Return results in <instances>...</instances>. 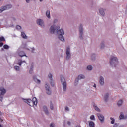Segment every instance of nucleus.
I'll return each mask as SVG.
<instances>
[{"mask_svg": "<svg viewBox=\"0 0 127 127\" xmlns=\"http://www.w3.org/2000/svg\"><path fill=\"white\" fill-rule=\"evenodd\" d=\"M89 126L90 127H95V123L93 121H90L89 123Z\"/></svg>", "mask_w": 127, "mask_h": 127, "instance_id": "nucleus-27", "label": "nucleus"}, {"mask_svg": "<svg viewBox=\"0 0 127 127\" xmlns=\"http://www.w3.org/2000/svg\"><path fill=\"white\" fill-rule=\"evenodd\" d=\"M106 11V9L104 8H100L99 9V13L101 15V16H103V17H105V12Z\"/></svg>", "mask_w": 127, "mask_h": 127, "instance_id": "nucleus-16", "label": "nucleus"}, {"mask_svg": "<svg viewBox=\"0 0 127 127\" xmlns=\"http://www.w3.org/2000/svg\"><path fill=\"white\" fill-rule=\"evenodd\" d=\"M6 93V90L4 89V87H1L0 88V102H2L4 95Z\"/></svg>", "mask_w": 127, "mask_h": 127, "instance_id": "nucleus-6", "label": "nucleus"}, {"mask_svg": "<svg viewBox=\"0 0 127 127\" xmlns=\"http://www.w3.org/2000/svg\"><path fill=\"white\" fill-rule=\"evenodd\" d=\"M50 127H55V124L54 123H51L50 125Z\"/></svg>", "mask_w": 127, "mask_h": 127, "instance_id": "nucleus-38", "label": "nucleus"}, {"mask_svg": "<svg viewBox=\"0 0 127 127\" xmlns=\"http://www.w3.org/2000/svg\"><path fill=\"white\" fill-rule=\"evenodd\" d=\"M2 115V113L1 112V111H0V116H1Z\"/></svg>", "mask_w": 127, "mask_h": 127, "instance_id": "nucleus-53", "label": "nucleus"}, {"mask_svg": "<svg viewBox=\"0 0 127 127\" xmlns=\"http://www.w3.org/2000/svg\"><path fill=\"white\" fill-rule=\"evenodd\" d=\"M123 100L122 99L120 100L117 103L118 106H122V105H123Z\"/></svg>", "mask_w": 127, "mask_h": 127, "instance_id": "nucleus-29", "label": "nucleus"}, {"mask_svg": "<svg viewBox=\"0 0 127 127\" xmlns=\"http://www.w3.org/2000/svg\"><path fill=\"white\" fill-rule=\"evenodd\" d=\"M0 121L2 122H3V120L2 119H1V117H0Z\"/></svg>", "mask_w": 127, "mask_h": 127, "instance_id": "nucleus-49", "label": "nucleus"}, {"mask_svg": "<svg viewBox=\"0 0 127 127\" xmlns=\"http://www.w3.org/2000/svg\"><path fill=\"white\" fill-rule=\"evenodd\" d=\"M2 41H5V38L3 36L0 37V42H2Z\"/></svg>", "mask_w": 127, "mask_h": 127, "instance_id": "nucleus-33", "label": "nucleus"}, {"mask_svg": "<svg viewBox=\"0 0 127 127\" xmlns=\"http://www.w3.org/2000/svg\"><path fill=\"white\" fill-rule=\"evenodd\" d=\"M1 51H4V48H2L1 49Z\"/></svg>", "mask_w": 127, "mask_h": 127, "instance_id": "nucleus-52", "label": "nucleus"}, {"mask_svg": "<svg viewBox=\"0 0 127 127\" xmlns=\"http://www.w3.org/2000/svg\"><path fill=\"white\" fill-rule=\"evenodd\" d=\"M14 69L16 71H20V67L17 65L14 66Z\"/></svg>", "mask_w": 127, "mask_h": 127, "instance_id": "nucleus-31", "label": "nucleus"}, {"mask_svg": "<svg viewBox=\"0 0 127 127\" xmlns=\"http://www.w3.org/2000/svg\"><path fill=\"white\" fill-rule=\"evenodd\" d=\"M43 111H44V113L46 114V115L48 116V115H49V112L48 111V109L47 108V106H43Z\"/></svg>", "mask_w": 127, "mask_h": 127, "instance_id": "nucleus-17", "label": "nucleus"}, {"mask_svg": "<svg viewBox=\"0 0 127 127\" xmlns=\"http://www.w3.org/2000/svg\"><path fill=\"white\" fill-rule=\"evenodd\" d=\"M46 15L47 17H48V18L50 19L51 18V17H50V11L47 10L46 12Z\"/></svg>", "mask_w": 127, "mask_h": 127, "instance_id": "nucleus-26", "label": "nucleus"}, {"mask_svg": "<svg viewBox=\"0 0 127 127\" xmlns=\"http://www.w3.org/2000/svg\"><path fill=\"white\" fill-rule=\"evenodd\" d=\"M34 50H35V48H34V47L32 48V53H34Z\"/></svg>", "mask_w": 127, "mask_h": 127, "instance_id": "nucleus-41", "label": "nucleus"}, {"mask_svg": "<svg viewBox=\"0 0 127 127\" xmlns=\"http://www.w3.org/2000/svg\"><path fill=\"white\" fill-rule=\"evenodd\" d=\"M16 29H19V30H20L21 29V26H19V25H17L16 26Z\"/></svg>", "mask_w": 127, "mask_h": 127, "instance_id": "nucleus-39", "label": "nucleus"}, {"mask_svg": "<svg viewBox=\"0 0 127 127\" xmlns=\"http://www.w3.org/2000/svg\"><path fill=\"white\" fill-rule=\"evenodd\" d=\"M76 127H81V126H80V125H77V126H76Z\"/></svg>", "mask_w": 127, "mask_h": 127, "instance_id": "nucleus-54", "label": "nucleus"}, {"mask_svg": "<svg viewBox=\"0 0 127 127\" xmlns=\"http://www.w3.org/2000/svg\"><path fill=\"white\" fill-rule=\"evenodd\" d=\"M3 42H0V47H2V46H3Z\"/></svg>", "mask_w": 127, "mask_h": 127, "instance_id": "nucleus-42", "label": "nucleus"}, {"mask_svg": "<svg viewBox=\"0 0 127 127\" xmlns=\"http://www.w3.org/2000/svg\"><path fill=\"white\" fill-rule=\"evenodd\" d=\"M119 62L118 61V58L116 57H111L110 59V64L111 67H116Z\"/></svg>", "mask_w": 127, "mask_h": 127, "instance_id": "nucleus-3", "label": "nucleus"}, {"mask_svg": "<svg viewBox=\"0 0 127 127\" xmlns=\"http://www.w3.org/2000/svg\"><path fill=\"white\" fill-rule=\"evenodd\" d=\"M91 60L92 61H95L96 60V54H92L91 56Z\"/></svg>", "mask_w": 127, "mask_h": 127, "instance_id": "nucleus-25", "label": "nucleus"}, {"mask_svg": "<svg viewBox=\"0 0 127 127\" xmlns=\"http://www.w3.org/2000/svg\"><path fill=\"white\" fill-rule=\"evenodd\" d=\"M52 77H53L52 74L50 73L48 74V77L49 78V79H50V80H53V79L52 78Z\"/></svg>", "mask_w": 127, "mask_h": 127, "instance_id": "nucleus-36", "label": "nucleus"}, {"mask_svg": "<svg viewBox=\"0 0 127 127\" xmlns=\"http://www.w3.org/2000/svg\"><path fill=\"white\" fill-rule=\"evenodd\" d=\"M99 84L101 86H104L105 84V79L102 76L99 77Z\"/></svg>", "mask_w": 127, "mask_h": 127, "instance_id": "nucleus-13", "label": "nucleus"}, {"mask_svg": "<svg viewBox=\"0 0 127 127\" xmlns=\"http://www.w3.org/2000/svg\"><path fill=\"white\" fill-rule=\"evenodd\" d=\"M45 88L46 94L49 95H51V88H50L49 85H48L47 83H46L45 85Z\"/></svg>", "mask_w": 127, "mask_h": 127, "instance_id": "nucleus-10", "label": "nucleus"}, {"mask_svg": "<svg viewBox=\"0 0 127 127\" xmlns=\"http://www.w3.org/2000/svg\"><path fill=\"white\" fill-rule=\"evenodd\" d=\"M125 119V115H124V113L123 112H121L120 116L119 117V120H124Z\"/></svg>", "mask_w": 127, "mask_h": 127, "instance_id": "nucleus-19", "label": "nucleus"}, {"mask_svg": "<svg viewBox=\"0 0 127 127\" xmlns=\"http://www.w3.org/2000/svg\"><path fill=\"white\" fill-rule=\"evenodd\" d=\"M110 119L111 120V124H112V125H113V127H124V125H120V123H115V119H114L112 117H110Z\"/></svg>", "mask_w": 127, "mask_h": 127, "instance_id": "nucleus-9", "label": "nucleus"}, {"mask_svg": "<svg viewBox=\"0 0 127 127\" xmlns=\"http://www.w3.org/2000/svg\"><path fill=\"white\" fill-rule=\"evenodd\" d=\"M87 69L88 71H92V70H93V66H92V65H88L87 67Z\"/></svg>", "mask_w": 127, "mask_h": 127, "instance_id": "nucleus-30", "label": "nucleus"}, {"mask_svg": "<svg viewBox=\"0 0 127 127\" xmlns=\"http://www.w3.org/2000/svg\"><path fill=\"white\" fill-rule=\"evenodd\" d=\"M50 107L51 110H53L54 109V107L53 106V103H52V101H50Z\"/></svg>", "mask_w": 127, "mask_h": 127, "instance_id": "nucleus-28", "label": "nucleus"}, {"mask_svg": "<svg viewBox=\"0 0 127 127\" xmlns=\"http://www.w3.org/2000/svg\"><path fill=\"white\" fill-rule=\"evenodd\" d=\"M66 60H69L71 58V52L70 51V47H68L66 49Z\"/></svg>", "mask_w": 127, "mask_h": 127, "instance_id": "nucleus-11", "label": "nucleus"}, {"mask_svg": "<svg viewBox=\"0 0 127 127\" xmlns=\"http://www.w3.org/2000/svg\"><path fill=\"white\" fill-rule=\"evenodd\" d=\"M96 115L100 122L101 123H104L105 121V117L104 116V115L101 113H97Z\"/></svg>", "mask_w": 127, "mask_h": 127, "instance_id": "nucleus-12", "label": "nucleus"}, {"mask_svg": "<svg viewBox=\"0 0 127 127\" xmlns=\"http://www.w3.org/2000/svg\"><path fill=\"white\" fill-rule=\"evenodd\" d=\"M67 125H68V126H71V122L70 121H68Z\"/></svg>", "mask_w": 127, "mask_h": 127, "instance_id": "nucleus-46", "label": "nucleus"}, {"mask_svg": "<svg viewBox=\"0 0 127 127\" xmlns=\"http://www.w3.org/2000/svg\"><path fill=\"white\" fill-rule=\"evenodd\" d=\"M27 3H29L30 2V0H25Z\"/></svg>", "mask_w": 127, "mask_h": 127, "instance_id": "nucleus-45", "label": "nucleus"}, {"mask_svg": "<svg viewBox=\"0 0 127 127\" xmlns=\"http://www.w3.org/2000/svg\"><path fill=\"white\" fill-rule=\"evenodd\" d=\"M126 119H127V114L124 116V120H126Z\"/></svg>", "mask_w": 127, "mask_h": 127, "instance_id": "nucleus-48", "label": "nucleus"}, {"mask_svg": "<svg viewBox=\"0 0 127 127\" xmlns=\"http://www.w3.org/2000/svg\"><path fill=\"white\" fill-rule=\"evenodd\" d=\"M104 101L107 103L109 100V93H106L104 97Z\"/></svg>", "mask_w": 127, "mask_h": 127, "instance_id": "nucleus-18", "label": "nucleus"}, {"mask_svg": "<svg viewBox=\"0 0 127 127\" xmlns=\"http://www.w3.org/2000/svg\"><path fill=\"white\" fill-rule=\"evenodd\" d=\"M93 87H94V88H96L97 85H96V84L94 83V85L93 86Z\"/></svg>", "mask_w": 127, "mask_h": 127, "instance_id": "nucleus-50", "label": "nucleus"}, {"mask_svg": "<svg viewBox=\"0 0 127 127\" xmlns=\"http://www.w3.org/2000/svg\"><path fill=\"white\" fill-rule=\"evenodd\" d=\"M93 106L95 111H97V112H100L101 110H100V108H98V106L96 105V104H95V103H93Z\"/></svg>", "mask_w": 127, "mask_h": 127, "instance_id": "nucleus-20", "label": "nucleus"}, {"mask_svg": "<svg viewBox=\"0 0 127 127\" xmlns=\"http://www.w3.org/2000/svg\"><path fill=\"white\" fill-rule=\"evenodd\" d=\"M30 69L33 70V64H31Z\"/></svg>", "mask_w": 127, "mask_h": 127, "instance_id": "nucleus-44", "label": "nucleus"}, {"mask_svg": "<svg viewBox=\"0 0 127 127\" xmlns=\"http://www.w3.org/2000/svg\"><path fill=\"white\" fill-rule=\"evenodd\" d=\"M61 81L63 85V90L64 92L67 91V82L65 80V78L63 76L61 77Z\"/></svg>", "mask_w": 127, "mask_h": 127, "instance_id": "nucleus-5", "label": "nucleus"}, {"mask_svg": "<svg viewBox=\"0 0 127 127\" xmlns=\"http://www.w3.org/2000/svg\"><path fill=\"white\" fill-rule=\"evenodd\" d=\"M65 110H66V111H69V107H66L65 108Z\"/></svg>", "mask_w": 127, "mask_h": 127, "instance_id": "nucleus-47", "label": "nucleus"}, {"mask_svg": "<svg viewBox=\"0 0 127 127\" xmlns=\"http://www.w3.org/2000/svg\"><path fill=\"white\" fill-rule=\"evenodd\" d=\"M33 80H34V82H35L37 84H40V83H41V81H40V80H39L37 78H36V77H35V76L33 77Z\"/></svg>", "mask_w": 127, "mask_h": 127, "instance_id": "nucleus-21", "label": "nucleus"}, {"mask_svg": "<svg viewBox=\"0 0 127 127\" xmlns=\"http://www.w3.org/2000/svg\"><path fill=\"white\" fill-rule=\"evenodd\" d=\"M78 80H82V79H85V77L83 74H80L77 77Z\"/></svg>", "mask_w": 127, "mask_h": 127, "instance_id": "nucleus-22", "label": "nucleus"}, {"mask_svg": "<svg viewBox=\"0 0 127 127\" xmlns=\"http://www.w3.org/2000/svg\"><path fill=\"white\" fill-rule=\"evenodd\" d=\"M22 100H23L24 102L25 103H26L29 105V106H30V107H33V106H36L37 105V98L36 97L33 98L32 100L30 99H24L22 98Z\"/></svg>", "mask_w": 127, "mask_h": 127, "instance_id": "nucleus-2", "label": "nucleus"}, {"mask_svg": "<svg viewBox=\"0 0 127 127\" xmlns=\"http://www.w3.org/2000/svg\"><path fill=\"white\" fill-rule=\"evenodd\" d=\"M12 18L13 20H14V21H15V20H16L15 18H14V17H12Z\"/></svg>", "mask_w": 127, "mask_h": 127, "instance_id": "nucleus-51", "label": "nucleus"}, {"mask_svg": "<svg viewBox=\"0 0 127 127\" xmlns=\"http://www.w3.org/2000/svg\"><path fill=\"white\" fill-rule=\"evenodd\" d=\"M0 127H3L1 126V124H0Z\"/></svg>", "mask_w": 127, "mask_h": 127, "instance_id": "nucleus-57", "label": "nucleus"}, {"mask_svg": "<svg viewBox=\"0 0 127 127\" xmlns=\"http://www.w3.org/2000/svg\"><path fill=\"white\" fill-rule=\"evenodd\" d=\"M59 28H60V27L53 25L50 28V33L51 34H54L55 32H56L59 39L61 41H63V42H64V41H65V39L64 38V37H63V35L65 34L64 30L62 29H59Z\"/></svg>", "mask_w": 127, "mask_h": 127, "instance_id": "nucleus-1", "label": "nucleus"}, {"mask_svg": "<svg viewBox=\"0 0 127 127\" xmlns=\"http://www.w3.org/2000/svg\"><path fill=\"white\" fill-rule=\"evenodd\" d=\"M37 23L41 27H44V23L43 22V20L40 19H38L37 20Z\"/></svg>", "mask_w": 127, "mask_h": 127, "instance_id": "nucleus-14", "label": "nucleus"}, {"mask_svg": "<svg viewBox=\"0 0 127 127\" xmlns=\"http://www.w3.org/2000/svg\"><path fill=\"white\" fill-rule=\"evenodd\" d=\"M12 8V5L10 4H7L5 6H3L1 7L0 9V13H2L4 10H8V9H10V8Z\"/></svg>", "mask_w": 127, "mask_h": 127, "instance_id": "nucleus-7", "label": "nucleus"}, {"mask_svg": "<svg viewBox=\"0 0 127 127\" xmlns=\"http://www.w3.org/2000/svg\"><path fill=\"white\" fill-rule=\"evenodd\" d=\"M33 72V69H30L29 70L30 74H32Z\"/></svg>", "mask_w": 127, "mask_h": 127, "instance_id": "nucleus-43", "label": "nucleus"}, {"mask_svg": "<svg viewBox=\"0 0 127 127\" xmlns=\"http://www.w3.org/2000/svg\"><path fill=\"white\" fill-rule=\"evenodd\" d=\"M12 8V5L10 4H7L5 6H3L1 7L0 9V13H2L4 10H8V9H10V8Z\"/></svg>", "mask_w": 127, "mask_h": 127, "instance_id": "nucleus-8", "label": "nucleus"}, {"mask_svg": "<svg viewBox=\"0 0 127 127\" xmlns=\"http://www.w3.org/2000/svg\"><path fill=\"white\" fill-rule=\"evenodd\" d=\"M101 47L100 48L101 49H104L105 48V41H102L100 44Z\"/></svg>", "mask_w": 127, "mask_h": 127, "instance_id": "nucleus-24", "label": "nucleus"}, {"mask_svg": "<svg viewBox=\"0 0 127 127\" xmlns=\"http://www.w3.org/2000/svg\"><path fill=\"white\" fill-rule=\"evenodd\" d=\"M0 24H1V23L0 22Z\"/></svg>", "mask_w": 127, "mask_h": 127, "instance_id": "nucleus-58", "label": "nucleus"}, {"mask_svg": "<svg viewBox=\"0 0 127 127\" xmlns=\"http://www.w3.org/2000/svg\"><path fill=\"white\" fill-rule=\"evenodd\" d=\"M90 120H92V121H95V116L91 115L90 117Z\"/></svg>", "mask_w": 127, "mask_h": 127, "instance_id": "nucleus-37", "label": "nucleus"}, {"mask_svg": "<svg viewBox=\"0 0 127 127\" xmlns=\"http://www.w3.org/2000/svg\"><path fill=\"white\" fill-rule=\"evenodd\" d=\"M42 1H43V0H40V2H41Z\"/></svg>", "mask_w": 127, "mask_h": 127, "instance_id": "nucleus-56", "label": "nucleus"}, {"mask_svg": "<svg viewBox=\"0 0 127 127\" xmlns=\"http://www.w3.org/2000/svg\"><path fill=\"white\" fill-rule=\"evenodd\" d=\"M23 62H24L25 63H26V62H25V61H22V63H23Z\"/></svg>", "mask_w": 127, "mask_h": 127, "instance_id": "nucleus-55", "label": "nucleus"}, {"mask_svg": "<svg viewBox=\"0 0 127 127\" xmlns=\"http://www.w3.org/2000/svg\"><path fill=\"white\" fill-rule=\"evenodd\" d=\"M21 34L22 38L24 39H27V36H26V34H25L24 32H22Z\"/></svg>", "mask_w": 127, "mask_h": 127, "instance_id": "nucleus-23", "label": "nucleus"}, {"mask_svg": "<svg viewBox=\"0 0 127 127\" xmlns=\"http://www.w3.org/2000/svg\"><path fill=\"white\" fill-rule=\"evenodd\" d=\"M79 37L80 40L84 39V28H83V25L81 24L79 27Z\"/></svg>", "mask_w": 127, "mask_h": 127, "instance_id": "nucleus-4", "label": "nucleus"}, {"mask_svg": "<svg viewBox=\"0 0 127 127\" xmlns=\"http://www.w3.org/2000/svg\"><path fill=\"white\" fill-rule=\"evenodd\" d=\"M18 54L20 57H23V56L27 57V56H26V54H25V53L23 51H19Z\"/></svg>", "mask_w": 127, "mask_h": 127, "instance_id": "nucleus-15", "label": "nucleus"}, {"mask_svg": "<svg viewBox=\"0 0 127 127\" xmlns=\"http://www.w3.org/2000/svg\"><path fill=\"white\" fill-rule=\"evenodd\" d=\"M18 65L20 66H21L22 64V60L20 61V62H19L18 63Z\"/></svg>", "mask_w": 127, "mask_h": 127, "instance_id": "nucleus-40", "label": "nucleus"}, {"mask_svg": "<svg viewBox=\"0 0 127 127\" xmlns=\"http://www.w3.org/2000/svg\"><path fill=\"white\" fill-rule=\"evenodd\" d=\"M79 79H78L77 77L75 80V83H74L75 86H77V85H78V84H79Z\"/></svg>", "mask_w": 127, "mask_h": 127, "instance_id": "nucleus-32", "label": "nucleus"}, {"mask_svg": "<svg viewBox=\"0 0 127 127\" xmlns=\"http://www.w3.org/2000/svg\"><path fill=\"white\" fill-rule=\"evenodd\" d=\"M3 48H4V49H7V50L9 49V46L5 44L3 46Z\"/></svg>", "mask_w": 127, "mask_h": 127, "instance_id": "nucleus-35", "label": "nucleus"}, {"mask_svg": "<svg viewBox=\"0 0 127 127\" xmlns=\"http://www.w3.org/2000/svg\"><path fill=\"white\" fill-rule=\"evenodd\" d=\"M50 84H51V86H52V87H54V80H53V79H51V81H50Z\"/></svg>", "mask_w": 127, "mask_h": 127, "instance_id": "nucleus-34", "label": "nucleus"}]
</instances>
